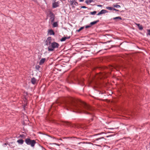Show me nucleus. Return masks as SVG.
I'll list each match as a JSON object with an SVG mask.
<instances>
[{
    "mask_svg": "<svg viewBox=\"0 0 150 150\" xmlns=\"http://www.w3.org/2000/svg\"><path fill=\"white\" fill-rule=\"evenodd\" d=\"M113 6L117 8H120L121 7L120 5H114Z\"/></svg>",
    "mask_w": 150,
    "mask_h": 150,
    "instance_id": "nucleus-18",
    "label": "nucleus"
},
{
    "mask_svg": "<svg viewBox=\"0 0 150 150\" xmlns=\"http://www.w3.org/2000/svg\"><path fill=\"white\" fill-rule=\"evenodd\" d=\"M113 20H116V21L122 19V18L120 16H118L113 18Z\"/></svg>",
    "mask_w": 150,
    "mask_h": 150,
    "instance_id": "nucleus-9",
    "label": "nucleus"
},
{
    "mask_svg": "<svg viewBox=\"0 0 150 150\" xmlns=\"http://www.w3.org/2000/svg\"><path fill=\"white\" fill-rule=\"evenodd\" d=\"M81 8H87V7H86V6H81Z\"/></svg>",
    "mask_w": 150,
    "mask_h": 150,
    "instance_id": "nucleus-27",
    "label": "nucleus"
},
{
    "mask_svg": "<svg viewBox=\"0 0 150 150\" xmlns=\"http://www.w3.org/2000/svg\"><path fill=\"white\" fill-rule=\"evenodd\" d=\"M45 60L46 59L45 58L42 59L39 62V64L40 65L44 63Z\"/></svg>",
    "mask_w": 150,
    "mask_h": 150,
    "instance_id": "nucleus-7",
    "label": "nucleus"
},
{
    "mask_svg": "<svg viewBox=\"0 0 150 150\" xmlns=\"http://www.w3.org/2000/svg\"><path fill=\"white\" fill-rule=\"evenodd\" d=\"M100 75H103L102 74H98V75H97L96 77H98V76H99Z\"/></svg>",
    "mask_w": 150,
    "mask_h": 150,
    "instance_id": "nucleus-32",
    "label": "nucleus"
},
{
    "mask_svg": "<svg viewBox=\"0 0 150 150\" xmlns=\"http://www.w3.org/2000/svg\"><path fill=\"white\" fill-rule=\"evenodd\" d=\"M59 44L57 43L54 42L51 43L50 45L48 46V49L49 51H53L54 49L58 48L59 47Z\"/></svg>",
    "mask_w": 150,
    "mask_h": 150,
    "instance_id": "nucleus-2",
    "label": "nucleus"
},
{
    "mask_svg": "<svg viewBox=\"0 0 150 150\" xmlns=\"http://www.w3.org/2000/svg\"><path fill=\"white\" fill-rule=\"evenodd\" d=\"M99 21L98 20L91 22L90 23V24L91 25H93L96 24L97 22H98Z\"/></svg>",
    "mask_w": 150,
    "mask_h": 150,
    "instance_id": "nucleus-13",
    "label": "nucleus"
},
{
    "mask_svg": "<svg viewBox=\"0 0 150 150\" xmlns=\"http://www.w3.org/2000/svg\"><path fill=\"white\" fill-rule=\"evenodd\" d=\"M69 38V37H68V38H67V37H63V38H62L61 39V41H64L65 40H66L67 39H68V38Z\"/></svg>",
    "mask_w": 150,
    "mask_h": 150,
    "instance_id": "nucleus-15",
    "label": "nucleus"
},
{
    "mask_svg": "<svg viewBox=\"0 0 150 150\" xmlns=\"http://www.w3.org/2000/svg\"><path fill=\"white\" fill-rule=\"evenodd\" d=\"M96 11H93V12H91L90 13V14H91V15H94L96 13Z\"/></svg>",
    "mask_w": 150,
    "mask_h": 150,
    "instance_id": "nucleus-20",
    "label": "nucleus"
},
{
    "mask_svg": "<svg viewBox=\"0 0 150 150\" xmlns=\"http://www.w3.org/2000/svg\"><path fill=\"white\" fill-rule=\"evenodd\" d=\"M36 81V79L34 78H32L31 80V82L33 84H34L35 83Z\"/></svg>",
    "mask_w": 150,
    "mask_h": 150,
    "instance_id": "nucleus-12",
    "label": "nucleus"
},
{
    "mask_svg": "<svg viewBox=\"0 0 150 150\" xmlns=\"http://www.w3.org/2000/svg\"><path fill=\"white\" fill-rule=\"evenodd\" d=\"M136 25H137L138 27H139V29L140 30H142L143 29V27L141 25H140L139 24H136Z\"/></svg>",
    "mask_w": 150,
    "mask_h": 150,
    "instance_id": "nucleus-14",
    "label": "nucleus"
},
{
    "mask_svg": "<svg viewBox=\"0 0 150 150\" xmlns=\"http://www.w3.org/2000/svg\"><path fill=\"white\" fill-rule=\"evenodd\" d=\"M108 11L107 10H102L100 11L99 13H98L97 14V15L99 16L100 15L104 14L106 13H107Z\"/></svg>",
    "mask_w": 150,
    "mask_h": 150,
    "instance_id": "nucleus-6",
    "label": "nucleus"
},
{
    "mask_svg": "<svg viewBox=\"0 0 150 150\" xmlns=\"http://www.w3.org/2000/svg\"><path fill=\"white\" fill-rule=\"evenodd\" d=\"M48 33L50 35H54V33L52 30L51 29L48 30Z\"/></svg>",
    "mask_w": 150,
    "mask_h": 150,
    "instance_id": "nucleus-8",
    "label": "nucleus"
},
{
    "mask_svg": "<svg viewBox=\"0 0 150 150\" xmlns=\"http://www.w3.org/2000/svg\"><path fill=\"white\" fill-rule=\"evenodd\" d=\"M52 42V38L51 37H49L46 41V45H50Z\"/></svg>",
    "mask_w": 150,
    "mask_h": 150,
    "instance_id": "nucleus-4",
    "label": "nucleus"
},
{
    "mask_svg": "<svg viewBox=\"0 0 150 150\" xmlns=\"http://www.w3.org/2000/svg\"><path fill=\"white\" fill-rule=\"evenodd\" d=\"M55 1H56V0H54Z\"/></svg>",
    "mask_w": 150,
    "mask_h": 150,
    "instance_id": "nucleus-35",
    "label": "nucleus"
},
{
    "mask_svg": "<svg viewBox=\"0 0 150 150\" xmlns=\"http://www.w3.org/2000/svg\"><path fill=\"white\" fill-rule=\"evenodd\" d=\"M54 18L53 16H52L50 18V20L51 22H53L54 20Z\"/></svg>",
    "mask_w": 150,
    "mask_h": 150,
    "instance_id": "nucleus-19",
    "label": "nucleus"
},
{
    "mask_svg": "<svg viewBox=\"0 0 150 150\" xmlns=\"http://www.w3.org/2000/svg\"><path fill=\"white\" fill-rule=\"evenodd\" d=\"M63 106L67 110L71 109L74 112L87 114H91L93 110V108L86 103L81 101H75L71 98L64 102Z\"/></svg>",
    "mask_w": 150,
    "mask_h": 150,
    "instance_id": "nucleus-1",
    "label": "nucleus"
},
{
    "mask_svg": "<svg viewBox=\"0 0 150 150\" xmlns=\"http://www.w3.org/2000/svg\"><path fill=\"white\" fill-rule=\"evenodd\" d=\"M79 83L81 85H84V83L83 82V81L82 80H81L80 81V82H79Z\"/></svg>",
    "mask_w": 150,
    "mask_h": 150,
    "instance_id": "nucleus-22",
    "label": "nucleus"
},
{
    "mask_svg": "<svg viewBox=\"0 0 150 150\" xmlns=\"http://www.w3.org/2000/svg\"><path fill=\"white\" fill-rule=\"evenodd\" d=\"M73 3H74V5H76V6L77 5V4H78V3H77L75 1V2H73L72 3V4H72V5H73Z\"/></svg>",
    "mask_w": 150,
    "mask_h": 150,
    "instance_id": "nucleus-24",
    "label": "nucleus"
},
{
    "mask_svg": "<svg viewBox=\"0 0 150 150\" xmlns=\"http://www.w3.org/2000/svg\"><path fill=\"white\" fill-rule=\"evenodd\" d=\"M80 127H81V128H84V125H81Z\"/></svg>",
    "mask_w": 150,
    "mask_h": 150,
    "instance_id": "nucleus-28",
    "label": "nucleus"
},
{
    "mask_svg": "<svg viewBox=\"0 0 150 150\" xmlns=\"http://www.w3.org/2000/svg\"><path fill=\"white\" fill-rule=\"evenodd\" d=\"M17 142L19 144H22L24 142V141L22 139H19L17 141Z\"/></svg>",
    "mask_w": 150,
    "mask_h": 150,
    "instance_id": "nucleus-11",
    "label": "nucleus"
},
{
    "mask_svg": "<svg viewBox=\"0 0 150 150\" xmlns=\"http://www.w3.org/2000/svg\"><path fill=\"white\" fill-rule=\"evenodd\" d=\"M84 1V0H79V1L80 2H82V1Z\"/></svg>",
    "mask_w": 150,
    "mask_h": 150,
    "instance_id": "nucleus-33",
    "label": "nucleus"
},
{
    "mask_svg": "<svg viewBox=\"0 0 150 150\" xmlns=\"http://www.w3.org/2000/svg\"><path fill=\"white\" fill-rule=\"evenodd\" d=\"M98 6H99V7H101V6H102V5H98Z\"/></svg>",
    "mask_w": 150,
    "mask_h": 150,
    "instance_id": "nucleus-34",
    "label": "nucleus"
},
{
    "mask_svg": "<svg viewBox=\"0 0 150 150\" xmlns=\"http://www.w3.org/2000/svg\"><path fill=\"white\" fill-rule=\"evenodd\" d=\"M104 139V138L103 137L96 139L94 140V142H98L99 144H101L102 143V142H103L102 141V139Z\"/></svg>",
    "mask_w": 150,
    "mask_h": 150,
    "instance_id": "nucleus-5",
    "label": "nucleus"
},
{
    "mask_svg": "<svg viewBox=\"0 0 150 150\" xmlns=\"http://www.w3.org/2000/svg\"><path fill=\"white\" fill-rule=\"evenodd\" d=\"M112 9L114 10H115V11H118V10H117V9H116L115 8H112Z\"/></svg>",
    "mask_w": 150,
    "mask_h": 150,
    "instance_id": "nucleus-31",
    "label": "nucleus"
},
{
    "mask_svg": "<svg viewBox=\"0 0 150 150\" xmlns=\"http://www.w3.org/2000/svg\"><path fill=\"white\" fill-rule=\"evenodd\" d=\"M58 25L57 22H55L53 24V26L54 27H57Z\"/></svg>",
    "mask_w": 150,
    "mask_h": 150,
    "instance_id": "nucleus-16",
    "label": "nucleus"
},
{
    "mask_svg": "<svg viewBox=\"0 0 150 150\" xmlns=\"http://www.w3.org/2000/svg\"><path fill=\"white\" fill-rule=\"evenodd\" d=\"M148 34L150 35V30H148Z\"/></svg>",
    "mask_w": 150,
    "mask_h": 150,
    "instance_id": "nucleus-30",
    "label": "nucleus"
},
{
    "mask_svg": "<svg viewBox=\"0 0 150 150\" xmlns=\"http://www.w3.org/2000/svg\"><path fill=\"white\" fill-rule=\"evenodd\" d=\"M83 28H84L83 27H82L80 28H79L78 30H77V31L78 32H79L81 30H82L83 29Z\"/></svg>",
    "mask_w": 150,
    "mask_h": 150,
    "instance_id": "nucleus-21",
    "label": "nucleus"
},
{
    "mask_svg": "<svg viewBox=\"0 0 150 150\" xmlns=\"http://www.w3.org/2000/svg\"><path fill=\"white\" fill-rule=\"evenodd\" d=\"M91 27V26H90V25H87V26H86V28H89Z\"/></svg>",
    "mask_w": 150,
    "mask_h": 150,
    "instance_id": "nucleus-29",
    "label": "nucleus"
},
{
    "mask_svg": "<svg viewBox=\"0 0 150 150\" xmlns=\"http://www.w3.org/2000/svg\"><path fill=\"white\" fill-rule=\"evenodd\" d=\"M26 143L28 145H30L32 147H34L36 143L35 141L34 140H31L29 138H26L25 140Z\"/></svg>",
    "mask_w": 150,
    "mask_h": 150,
    "instance_id": "nucleus-3",
    "label": "nucleus"
},
{
    "mask_svg": "<svg viewBox=\"0 0 150 150\" xmlns=\"http://www.w3.org/2000/svg\"><path fill=\"white\" fill-rule=\"evenodd\" d=\"M65 123L67 125H69L70 124V123L68 122H65Z\"/></svg>",
    "mask_w": 150,
    "mask_h": 150,
    "instance_id": "nucleus-25",
    "label": "nucleus"
},
{
    "mask_svg": "<svg viewBox=\"0 0 150 150\" xmlns=\"http://www.w3.org/2000/svg\"><path fill=\"white\" fill-rule=\"evenodd\" d=\"M112 8H113L111 7L108 6L106 7V8L107 9H108L110 10H112Z\"/></svg>",
    "mask_w": 150,
    "mask_h": 150,
    "instance_id": "nucleus-17",
    "label": "nucleus"
},
{
    "mask_svg": "<svg viewBox=\"0 0 150 150\" xmlns=\"http://www.w3.org/2000/svg\"><path fill=\"white\" fill-rule=\"evenodd\" d=\"M20 136L22 137V138H24L25 137H24V135H23V134H22V135H20Z\"/></svg>",
    "mask_w": 150,
    "mask_h": 150,
    "instance_id": "nucleus-26",
    "label": "nucleus"
},
{
    "mask_svg": "<svg viewBox=\"0 0 150 150\" xmlns=\"http://www.w3.org/2000/svg\"><path fill=\"white\" fill-rule=\"evenodd\" d=\"M86 2L87 4H88L91 3V0H87L86 1Z\"/></svg>",
    "mask_w": 150,
    "mask_h": 150,
    "instance_id": "nucleus-23",
    "label": "nucleus"
},
{
    "mask_svg": "<svg viewBox=\"0 0 150 150\" xmlns=\"http://www.w3.org/2000/svg\"><path fill=\"white\" fill-rule=\"evenodd\" d=\"M59 6L58 5V4L57 3L55 2L54 3H53L52 4V7L53 8H56L57 7H58Z\"/></svg>",
    "mask_w": 150,
    "mask_h": 150,
    "instance_id": "nucleus-10",
    "label": "nucleus"
}]
</instances>
